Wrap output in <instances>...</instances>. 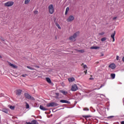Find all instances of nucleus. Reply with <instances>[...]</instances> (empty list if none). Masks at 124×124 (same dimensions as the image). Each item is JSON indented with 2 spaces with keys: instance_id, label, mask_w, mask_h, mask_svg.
Returning a JSON list of instances; mask_svg holds the SVG:
<instances>
[{
  "instance_id": "f257e3e1",
  "label": "nucleus",
  "mask_w": 124,
  "mask_h": 124,
  "mask_svg": "<svg viewBox=\"0 0 124 124\" xmlns=\"http://www.w3.org/2000/svg\"><path fill=\"white\" fill-rule=\"evenodd\" d=\"M80 33V32L77 31L76 33H75L73 36H71L69 37V40H71V41H75L76 37L79 35Z\"/></svg>"
},
{
  "instance_id": "f03ea898",
  "label": "nucleus",
  "mask_w": 124,
  "mask_h": 124,
  "mask_svg": "<svg viewBox=\"0 0 124 124\" xmlns=\"http://www.w3.org/2000/svg\"><path fill=\"white\" fill-rule=\"evenodd\" d=\"M14 5V2L13 1H8L4 3V5L5 7H11Z\"/></svg>"
},
{
  "instance_id": "7ed1b4c3",
  "label": "nucleus",
  "mask_w": 124,
  "mask_h": 124,
  "mask_svg": "<svg viewBox=\"0 0 124 124\" xmlns=\"http://www.w3.org/2000/svg\"><path fill=\"white\" fill-rule=\"evenodd\" d=\"M48 10L50 14H53L55 11L53 4H50L48 6Z\"/></svg>"
},
{
  "instance_id": "20e7f679",
  "label": "nucleus",
  "mask_w": 124,
  "mask_h": 124,
  "mask_svg": "<svg viewBox=\"0 0 124 124\" xmlns=\"http://www.w3.org/2000/svg\"><path fill=\"white\" fill-rule=\"evenodd\" d=\"M24 95L26 98H27L28 99H31V100H34V98H33V97H31V95H30L28 93H24Z\"/></svg>"
},
{
  "instance_id": "39448f33",
  "label": "nucleus",
  "mask_w": 124,
  "mask_h": 124,
  "mask_svg": "<svg viewBox=\"0 0 124 124\" xmlns=\"http://www.w3.org/2000/svg\"><path fill=\"white\" fill-rule=\"evenodd\" d=\"M59 104L55 103H50L46 105L47 107H54V106H58Z\"/></svg>"
},
{
  "instance_id": "423d86ee",
  "label": "nucleus",
  "mask_w": 124,
  "mask_h": 124,
  "mask_svg": "<svg viewBox=\"0 0 124 124\" xmlns=\"http://www.w3.org/2000/svg\"><path fill=\"white\" fill-rule=\"evenodd\" d=\"M78 90V87H77V85L74 84L72 86L71 91L72 92H76Z\"/></svg>"
},
{
  "instance_id": "0eeeda50",
  "label": "nucleus",
  "mask_w": 124,
  "mask_h": 124,
  "mask_svg": "<svg viewBox=\"0 0 124 124\" xmlns=\"http://www.w3.org/2000/svg\"><path fill=\"white\" fill-rule=\"evenodd\" d=\"M74 20V16H70L67 19V22H72Z\"/></svg>"
},
{
  "instance_id": "6e6552de",
  "label": "nucleus",
  "mask_w": 124,
  "mask_h": 124,
  "mask_svg": "<svg viewBox=\"0 0 124 124\" xmlns=\"http://www.w3.org/2000/svg\"><path fill=\"white\" fill-rule=\"evenodd\" d=\"M8 63L9 65H10V66H11V67H13V68H18V66H17V65L12 64L10 62H8Z\"/></svg>"
},
{
  "instance_id": "1a4fd4ad",
  "label": "nucleus",
  "mask_w": 124,
  "mask_h": 124,
  "mask_svg": "<svg viewBox=\"0 0 124 124\" xmlns=\"http://www.w3.org/2000/svg\"><path fill=\"white\" fill-rule=\"evenodd\" d=\"M109 68L111 69H115L116 68V65L114 63H111L108 65Z\"/></svg>"
},
{
  "instance_id": "9d476101",
  "label": "nucleus",
  "mask_w": 124,
  "mask_h": 124,
  "mask_svg": "<svg viewBox=\"0 0 124 124\" xmlns=\"http://www.w3.org/2000/svg\"><path fill=\"white\" fill-rule=\"evenodd\" d=\"M60 102H61V103H66L67 104H70V102L65 100H60Z\"/></svg>"
},
{
  "instance_id": "9b49d317",
  "label": "nucleus",
  "mask_w": 124,
  "mask_h": 124,
  "mask_svg": "<svg viewBox=\"0 0 124 124\" xmlns=\"http://www.w3.org/2000/svg\"><path fill=\"white\" fill-rule=\"evenodd\" d=\"M21 93H22V90H17L16 91V95H20L21 94Z\"/></svg>"
},
{
  "instance_id": "f8f14e48",
  "label": "nucleus",
  "mask_w": 124,
  "mask_h": 124,
  "mask_svg": "<svg viewBox=\"0 0 124 124\" xmlns=\"http://www.w3.org/2000/svg\"><path fill=\"white\" fill-rule=\"evenodd\" d=\"M115 34H116V31H114V33H112L111 35V38H112L113 39V42H114V41H115Z\"/></svg>"
},
{
  "instance_id": "ddd939ff",
  "label": "nucleus",
  "mask_w": 124,
  "mask_h": 124,
  "mask_svg": "<svg viewBox=\"0 0 124 124\" xmlns=\"http://www.w3.org/2000/svg\"><path fill=\"white\" fill-rule=\"evenodd\" d=\"M40 109H41V110H42L43 111H47V110H48V108H46L41 105L40 106Z\"/></svg>"
},
{
  "instance_id": "4468645a",
  "label": "nucleus",
  "mask_w": 124,
  "mask_h": 124,
  "mask_svg": "<svg viewBox=\"0 0 124 124\" xmlns=\"http://www.w3.org/2000/svg\"><path fill=\"white\" fill-rule=\"evenodd\" d=\"M68 81L70 83H72V82L75 81V78H68Z\"/></svg>"
},
{
  "instance_id": "2eb2a0df",
  "label": "nucleus",
  "mask_w": 124,
  "mask_h": 124,
  "mask_svg": "<svg viewBox=\"0 0 124 124\" xmlns=\"http://www.w3.org/2000/svg\"><path fill=\"white\" fill-rule=\"evenodd\" d=\"M46 79L47 83H49V84H51V83H52V81H51V79H50V78H46Z\"/></svg>"
},
{
  "instance_id": "dca6fc26",
  "label": "nucleus",
  "mask_w": 124,
  "mask_h": 124,
  "mask_svg": "<svg viewBox=\"0 0 124 124\" xmlns=\"http://www.w3.org/2000/svg\"><path fill=\"white\" fill-rule=\"evenodd\" d=\"M31 2V0H24V4H29Z\"/></svg>"
},
{
  "instance_id": "f3484780",
  "label": "nucleus",
  "mask_w": 124,
  "mask_h": 124,
  "mask_svg": "<svg viewBox=\"0 0 124 124\" xmlns=\"http://www.w3.org/2000/svg\"><path fill=\"white\" fill-rule=\"evenodd\" d=\"M90 49L96 50L97 49H99V46H92L90 47Z\"/></svg>"
},
{
  "instance_id": "a211bd4d",
  "label": "nucleus",
  "mask_w": 124,
  "mask_h": 124,
  "mask_svg": "<svg viewBox=\"0 0 124 124\" xmlns=\"http://www.w3.org/2000/svg\"><path fill=\"white\" fill-rule=\"evenodd\" d=\"M110 77H111V78H112V79H115V78L116 77V74H111L110 75Z\"/></svg>"
},
{
  "instance_id": "6ab92c4d",
  "label": "nucleus",
  "mask_w": 124,
  "mask_h": 124,
  "mask_svg": "<svg viewBox=\"0 0 124 124\" xmlns=\"http://www.w3.org/2000/svg\"><path fill=\"white\" fill-rule=\"evenodd\" d=\"M55 25L57 27V28H58V29H59V30H61L62 29V28L61 27V26H60V24H59V23L56 22L55 23Z\"/></svg>"
},
{
  "instance_id": "aec40b11",
  "label": "nucleus",
  "mask_w": 124,
  "mask_h": 124,
  "mask_svg": "<svg viewBox=\"0 0 124 124\" xmlns=\"http://www.w3.org/2000/svg\"><path fill=\"white\" fill-rule=\"evenodd\" d=\"M61 93L64 94V95H66L67 94V91H61Z\"/></svg>"
},
{
  "instance_id": "412c9836",
  "label": "nucleus",
  "mask_w": 124,
  "mask_h": 124,
  "mask_svg": "<svg viewBox=\"0 0 124 124\" xmlns=\"http://www.w3.org/2000/svg\"><path fill=\"white\" fill-rule=\"evenodd\" d=\"M27 68H28L29 69H31V70H34V69L32 67H31L30 66H27Z\"/></svg>"
},
{
  "instance_id": "4be33fe9",
  "label": "nucleus",
  "mask_w": 124,
  "mask_h": 124,
  "mask_svg": "<svg viewBox=\"0 0 124 124\" xmlns=\"http://www.w3.org/2000/svg\"><path fill=\"white\" fill-rule=\"evenodd\" d=\"M31 124H37V122H36V121H35V120H33L31 122Z\"/></svg>"
},
{
  "instance_id": "5701e85b",
  "label": "nucleus",
  "mask_w": 124,
  "mask_h": 124,
  "mask_svg": "<svg viewBox=\"0 0 124 124\" xmlns=\"http://www.w3.org/2000/svg\"><path fill=\"white\" fill-rule=\"evenodd\" d=\"M26 108L29 109V108H30V105H29V104H28V103H26Z\"/></svg>"
},
{
  "instance_id": "b1692460",
  "label": "nucleus",
  "mask_w": 124,
  "mask_h": 124,
  "mask_svg": "<svg viewBox=\"0 0 124 124\" xmlns=\"http://www.w3.org/2000/svg\"><path fill=\"white\" fill-rule=\"evenodd\" d=\"M91 115H84L83 117L84 118H91Z\"/></svg>"
},
{
  "instance_id": "393cba45",
  "label": "nucleus",
  "mask_w": 124,
  "mask_h": 124,
  "mask_svg": "<svg viewBox=\"0 0 124 124\" xmlns=\"http://www.w3.org/2000/svg\"><path fill=\"white\" fill-rule=\"evenodd\" d=\"M10 108L11 109V110H14L15 108L12 106H10Z\"/></svg>"
},
{
  "instance_id": "a878e982",
  "label": "nucleus",
  "mask_w": 124,
  "mask_h": 124,
  "mask_svg": "<svg viewBox=\"0 0 124 124\" xmlns=\"http://www.w3.org/2000/svg\"><path fill=\"white\" fill-rule=\"evenodd\" d=\"M105 34V32H101V33H99V35H103L104 34Z\"/></svg>"
},
{
  "instance_id": "bb28decb",
  "label": "nucleus",
  "mask_w": 124,
  "mask_h": 124,
  "mask_svg": "<svg viewBox=\"0 0 124 124\" xmlns=\"http://www.w3.org/2000/svg\"><path fill=\"white\" fill-rule=\"evenodd\" d=\"M83 68H84V69H86V68H88V66H87V65L84 64L83 65Z\"/></svg>"
},
{
  "instance_id": "cd10ccee",
  "label": "nucleus",
  "mask_w": 124,
  "mask_h": 124,
  "mask_svg": "<svg viewBox=\"0 0 124 124\" xmlns=\"http://www.w3.org/2000/svg\"><path fill=\"white\" fill-rule=\"evenodd\" d=\"M105 40H106V38H102L101 39V41H102V42L105 41Z\"/></svg>"
},
{
  "instance_id": "c85d7f7f",
  "label": "nucleus",
  "mask_w": 124,
  "mask_h": 124,
  "mask_svg": "<svg viewBox=\"0 0 124 124\" xmlns=\"http://www.w3.org/2000/svg\"><path fill=\"white\" fill-rule=\"evenodd\" d=\"M66 12H68V11H69V7H67L66 8Z\"/></svg>"
},
{
  "instance_id": "c756f323",
  "label": "nucleus",
  "mask_w": 124,
  "mask_h": 124,
  "mask_svg": "<svg viewBox=\"0 0 124 124\" xmlns=\"http://www.w3.org/2000/svg\"><path fill=\"white\" fill-rule=\"evenodd\" d=\"M119 59H120V57H119V56H116V60H117V61H119Z\"/></svg>"
},
{
  "instance_id": "7c9ffc66",
  "label": "nucleus",
  "mask_w": 124,
  "mask_h": 124,
  "mask_svg": "<svg viewBox=\"0 0 124 124\" xmlns=\"http://www.w3.org/2000/svg\"><path fill=\"white\" fill-rule=\"evenodd\" d=\"M27 74H25V75H22L21 76L22 77H26L27 76Z\"/></svg>"
},
{
  "instance_id": "2f4dec72",
  "label": "nucleus",
  "mask_w": 124,
  "mask_h": 124,
  "mask_svg": "<svg viewBox=\"0 0 124 124\" xmlns=\"http://www.w3.org/2000/svg\"><path fill=\"white\" fill-rule=\"evenodd\" d=\"M102 87H103V86L101 85V86H100V88H98V89H94V90H99V89H101V88H102Z\"/></svg>"
},
{
  "instance_id": "473e14b6",
  "label": "nucleus",
  "mask_w": 124,
  "mask_h": 124,
  "mask_svg": "<svg viewBox=\"0 0 124 124\" xmlns=\"http://www.w3.org/2000/svg\"><path fill=\"white\" fill-rule=\"evenodd\" d=\"M83 110H84V111H89V108H84L83 109Z\"/></svg>"
},
{
  "instance_id": "72a5a7b5",
  "label": "nucleus",
  "mask_w": 124,
  "mask_h": 124,
  "mask_svg": "<svg viewBox=\"0 0 124 124\" xmlns=\"http://www.w3.org/2000/svg\"><path fill=\"white\" fill-rule=\"evenodd\" d=\"M111 118H114L113 116H110L109 117H108V119H111Z\"/></svg>"
},
{
  "instance_id": "f704fd0d",
  "label": "nucleus",
  "mask_w": 124,
  "mask_h": 124,
  "mask_svg": "<svg viewBox=\"0 0 124 124\" xmlns=\"http://www.w3.org/2000/svg\"><path fill=\"white\" fill-rule=\"evenodd\" d=\"M34 13H35V14H37V13H38V11H35Z\"/></svg>"
},
{
  "instance_id": "c9c22d12",
  "label": "nucleus",
  "mask_w": 124,
  "mask_h": 124,
  "mask_svg": "<svg viewBox=\"0 0 124 124\" xmlns=\"http://www.w3.org/2000/svg\"><path fill=\"white\" fill-rule=\"evenodd\" d=\"M68 13V12H66V11H65V15H67V14Z\"/></svg>"
},
{
  "instance_id": "e433bc0d",
  "label": "nucleus",
  "mask_w": 124,
  "mask_h": 124,
  "mask_svg": "<svg viewBox=\"0 0 124 124\" xmlns=\"http://www.w3.org/2000/svg\"><path fill=\"white\" fill-rule=\"evenodd\" d=\"M121 124H124V121H122L121 122Z\"/></svg>"
},
{
  "instance_id": "4c0bfd02",
  "label": "nucleus",
  "mask_w": 124,
  "mask_h": 124,
  "mask_svg": "<svg viewBox=\"0 0 124 124\" xmlns=\"http://www.w3.org/2000/svg\"><path fill=\"white\" fill-rule=\"evenodd\" d=\"M27 124H32L31 123V122H29V123H27Z\"/></svg>"
},
{
  "instance_id": "58836bf2",
  "label": "nucleus",
  "mask_w": 124,
  "mask_h": 124,
  "mask_svg": "<svg viewBox=\"0 0 124 124\" xmlns=\"http://www.w3.org/2000/svg\"><path fill=\"white\" fill-rule=\"evenodd\" d=\"M87 70H86V71H84V73H85V74H87Z\"/></svg>"
},
{
  "instance_id": "ea45409f",
  "label": "nucleus",
  "mask_w": 124,
  "mask_h": 124,
  "mask_svg": "<svg viewBox=\"0 0 124 124\" xmlns=\"http://www.w3.org/2000/svg\"><path fill=\"white\" fill-rule=\"evenodd\" d=\"M101 56L102 57H103V56H104V54H102Z\"/></svg>"
},
{
  "instance_id": "a19ab883",
  "label": "nucleus",
  "mask_w": 124,
  "mask_h": 124,
  "mask_svg": "<svg viewBox=\"0 0 124 124\" xmlns=\"http://www.w3.org/2000/svg\"><path fill=\"white\" fill-rule=\"evenodd\" d=\"M0 58L1 59L2 58V56H1V55H0Z\"/></svg>"
},
{
  "instance_id": "79ce46f5",
  "label": "nucleus",
  "mask_w": 124,
  "mask_h": 124,
  "mask_svg": "<svg viewBox=\"0 0 124 124\" xmlns=\"http://www.w3.org/2000/svg\"><path fill=\"white\" fill-rule=\"evenodd\" d=\"M90 80H93V78H90Z\"/></svg>"
},
{
  "instance_id": "37998d69",
  "label": "nucleus",
  "mask_w": 124,
  "mask_h": 124,
  "mask_svg": "<svg viewBox=\"0 0 124 124\" xmlns=\"http://www.w3.org/2000/svg\"><path fill=\"white\" fill-rule=\"evenodd\" d=\"M80 52H84V50H80Z\"/></svg>"
},
{
  "instance_id": "c03bdc74",
  "label": "nucleus",
  "mask_w": 124,
  "mask_h": 124,
  "mask_svg": "<svg viewBox=\"0 0 124 124\" xmlns=\"http://www.w3.org/2000/svg\"><path fill=\"white\" fill-rule=\"evenodd\" d=\"M36 67H38V68H39V67H38V66H36Z\"/></svg>"
},
{
  "instance_id": "a18cd8bd",
  "label": "nucleus",
  "mask_w": 124,
  "mask_h": 124,
  "mask_svg": "<svg viewBox=\"0 0 124 124\" xmlns=\"http://www.w3.org/2000/svg\"><path fill=\"white\" fill-rule=\"evenodd\" d=\"M84 64V63H82V64L81 65H83Z\"/></svg>"
}]
</instances>
